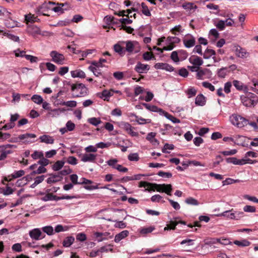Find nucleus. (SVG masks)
Returning <instances> with one entry per match:
<instances>
[{
  "mask_svg": "<svg viewBox=\"0 0 258 258\" xmlns=\"http://www.w3.org/2000/svg\"><path fill=\"white\" fill-rule=\"evenodd\" d=\"M12 249L13 251L16 252H21L22 251V245L20 243H19L14 244L12 246Z\"/></svg>",
  "mask_w": 258,
  "mask_h": 258,
  "instance_id": "774afa93",
  "label": "nucleus"
},
{
  "mask_svg": "<svg viewBox=\"0 0 258 258\" xmlns=\"http://www.w3.org/2000/svg\"><path fill=\"white\" fill-rule=\"evenodd\" d=\"M139 159V154L137 153H131L128 156V159L131 161H138Z\"/></svg>",
  "mask_w": 258,
  "mask_h": 258,
  "instance_id": "37998d69",
  "label": "nucleus"
},
{
  "mask_svg": "<svg viewBox=\"0 0 258 258\" xmlns=\"http://www.w3.org/2000/svg\"><path fill=\"white\" fill-rule=\"evenodd\" d=\"M128 233L129 232L127 230H124L117 234L115 236L114 241L115 242H119L121 240L127 236Z\"/></svg>",
  "mask_w": 258,
  "mask_h": 258,
  "instance_id": "f3484780",
  "label": "nucleus"
},
{
  "mask_svg": "<svg viewBox=\"0 0 258 258\" xmlns=\"http://www.w3.org/2000/svg\"><path fill=\"white\" fill-rule=\"evenodd\" d=\"M157 175L160 177H167V178H170L172 177V173L169 172H164L162 171H160L158 172Z\"/></svg>",
  "mask_w": 258,
  "mask_h": 258,
  "instance_id": "680f3d73",
  "label": "nucleus"
},
{
  "mask_svg": "<svg viewBox=\"0 0 258 258\" xmlns=\"http://www.w3.org/2000/svg\"><path fill=\"white\" fill-rule=\"evenodd\" d=\"M27 31L30 34L33 35L40 34L39 28L35 25H29L28 27Z\"/></svg>",
  "mask_w": 258,
  "mask_h": 258,
  "instance_id": "6ab92c4d",
  "label": "nucleus"
},
{
  "mask_svg": "<svg viewBox=\"0 0 258 258\" xmlns=\"http://www.w3.org/2000/svg\"><path fill=\"white\" fill-rule=\"evenodd\" d=\"M113 95V93L111 92V91H108L107 90H104L99 97L101 98L104 99V100L108 101V98Z\"/></svg>",
  "mask_w": 258,
  "mask_h": 258,
  "instance_id": "c85d7f7f",
  "label": "nucleus"
},
{
  "mask_svg": "<svg viewBox=\"0 0 258 258\" xmlns=\"http://www.w3.org/2000/svg\"><path fill=\"white\" fill-rule=\"evenodd\" d=\"M113 49L115 52L117 53L119 55L122 56L125 54V50L120 44L118 43L115 44L113 46Z\"/></svg>",
  "mask_w": 258,
  "mask_h": 258,
  "instance_id": "412c9836",
  "label": "nucleus"
},
{
  "mask_svg": "<svg viewBox=\"0 0 258 258\" xmlns=\"http://www.w3.org/2000/svg\"><path fill=\"white\" fill-rule=\"evenodd\" d=\"M160 115H164L167 119L171 120L173 123H179L180 122V120L173 115L169 114L168 112L162 110L161 113H160Z\"/></svg>",
  "mask_w": 258,
  "mask_h": 258,
  "instance_id": "4be33fe9",
  "label": "nucleus"
},
{
  "mask_svg": "<svg viewBox=\"0 0 258 258\" xmlns=\"http://www.w3.org/2000/svg\"><path fill=\"white\" fill-rule=\"evenodd\" d=\"M43 232L47 233L49 235H51L53 233V229L52 226H48L44 227L42 228Z\"/></svg>",
  "mask_w": 258,
  "mask_h": 258,
  "instance_id": "603ef678",
  "label": "nucleus"
},
{
  "mask_svg": "<svg viewBox=\"0 0 258 258\" xmlns=\"http://www.w3.org/2000/svg\"><path fill=\"white\" fill-rule=\"evenodd\" d=\"M41 234V231L38 228L34 229L29 232L31 238L35 240H38Z\"/></svg>",
  "mask_w": 258,
  "mask_h": 258,
  "instance_id": "2eb2a0df",
  "label": "nucleus"
},
{
  "mask_svg": "<svg viewBox=\"0 0 258 258\" xmlns=\"http://www.w3.org/2000/svg\"><path fill=\"white\" fill-rule=\"evenodd\" d=\"M25 174V171L23 170H20L14 172L11 175L12 178H17L23 176Z\"/></svg>",
  "mask_w": 258,
  "mask_h": 258,
  "instance_id": "3c124183",
  "label": "nucleus"
},
{
  "mask_svg": "<svg viewBox=\"0 0 258 258\" xmlns=\"http://www.w3.org/2000/svg\"><path fill=\"white\" fill-rule=\"evenodd\" d=\"M229 72L230 71L228 70V68L227 67H223L218 70L217 75L219 78H224L227 73Z\"/></svg>",
  "mask_w": 258,
  "mask_h": 258,
  "instance_id": "5701e85b",
  "label": "nucleus"
},
{
  "mask_svg": "<svg viewBox=\"0 0 258 258\" xmlns=\"http://www.w3.org/2000/svg\"><path fill=\"white\" fill-rule=\"evenodd\" d=\"M67 5V4H66ZM65 5L64 4H58L57 6L52 8V10L55 12L63 13V9L62 7Z\"/></svg>",
  "mask_w": 258,
  "mask_h": 258,
  "instance_id": "de8ad7c7",
  "label": "nucleus"
},
{
  "mask_svg": "<svg viewBox=\"0 0 258 258\" xmlns=\"http://www.w3.org/2000/svg\"><path fill=\"white\" fill-rule=\"evenodd\" d=\"M182 8L185 10H190L192 9H197V6L192 3H185L182 6Z\"/></svg>",
  "mask_w": 258,
  "mask_h": 258,
  "instance_id": "473e14b6",
  "label": "nucleus"
},
{
  "mask_svg": "<svg viewBox=\"0 0 258 258\" xmlns=\"http://www.w3.org/2000/svg\"><path fill=\"white\" fill-rule=\"evenodd\" d=\"M50 56L52 57V61L54 62L59 64H63L64 57L63 54L56 51H52L50 53Z\"/></svg>",
  "mask_w": 258,
  "mask_h": 258,
  "instance_id": "20e7f679",
  "label": "nucleus"
},
{
  "mask_svg": "<svg viewBox=\"0 0 258 258\" xmlns=\"http://www.w3.org/2000/svg\"><path fill=\"white\" fill-rule=\"evenodd\" d=\"M141 6L143 9L142 11V13L146 16H150L151 15V12L146 4L142 3L141 4Z\"/></svg>",
  "mask_w": 258,
  "mask_h": 258,
  "instance_id": "a19ab883",
  "label": "nucleus"
},
{
  "mask_svg": "<svg viewBox=\"0 0 258 258\" xmlns=\"http://www.w3.org/2000/svg\"><path fill=\"white\" fill-rule=\"evenodd\" d=\"M167 41L173 44L174 43H177L180 42V39L177 37H168L167 38Z\"/></svg>",
  "mask_w": 258,
  "mask_h": 258,
  "instance_id": "338daca9",
  "label": "nucleus"
},
{
  "mask_svg": "<svg viewBox=\"0 0 258 258\" xmlns=\"http://www.w3.org/2000/svg\"><path fill=\"white\" fill-rule=\"evenodd\" d=\"M178 54V51H174L171 54V59L175 62H177L179 61Z\"/></svg>",
  "mask_w": 258,
  "mask_h": 258,
  "instance_id": "a18cd8bd",
  "label": "nucleus"
},
{
  "mask_svg": "<svg viewBox=\"0 0 258 258\" xmlns=\"http://www.w3.org/2000/svg\"><path fill=\"white\" fill-rule=\"evenodd\" d=\"M112 246V245L109 244L100 247L98 250L100 253L107 252L108 251H113Z\"/></svg>",
  "mask_w": 258,
  "mask_h": 258,
  "instance_id": "c9c22d12",
  "label": "nucleus"
},
{
  "mask_svg": "<svg viewBox=\"0 0 258 258\" xmlns=\"http://www.w3.org/2000/svg\"><path fill=\"white\" fill-rule=\"evenodd\" d=\"M89 69L93 73L94 75L97 77L102 76L101 70L100 68H96L92 66L89 67Z\"/></svg>",
  "mask_w": 258,
  "mask_h": 258,
  "instance_id": "e433bc0d",
  "label": "nucleus"
},
{
  "mask_svg": "<svg viewBox=\"0 0 258 258\" xmlns=\"http://www.w3.org/2000/svg\"><path fill=\"white\" fill-rule=\"evenodd\" d=\"M46 169L44 166H41L37 169V170L33 171L32 174L34 175L44 173L46 172Z\"/></svg>",
  "mask_w": 258,
  "mask_h": 258,
  "instance_id": "09e8293b",
  "label": "nucleus"
},
{
  "mask_svg": "<svg viewBox=\"0 0 258 258\" xmlns=\"http://www.w3.org/2000/svg\"><path fill=\"white\" fill-rule=\"evenodd\" d=\"M183 41L185 47L186 48L193 47L196 44V40L193 36H191L189 39H184Z\"/></svg>",
  "mask_w": 258,
  "mask_h": 258,
  "instance_id": "b1692460",
  "label": "nucleus"
},
{
  "mask_svg": "<svg viewBox=\"0 0 258 258\" xmlns=\"http://www.w3.org/2000/svg\"><path fill=\"white\" fill-rule=\"evenodd\" d=\"M118 21L121 23L120 26V28L121 27V25H125V24H130L132 23L133 21L131 19L128 18H121L118 20Z\"/></svg>",
  "mask_w": 258,
  "mask_h": 258,
  "instance_id": "6e6d98bb",
  "label": "nucleus"
},
{
  "mask_svg": "<svg viewBox=\"0 0 258 258\" xmlns=\"http://www.w3.org/2000/svg\"><path fill=\"white\" fill-rule=\"evenodd\" d=\"M139 186L140 187L148 186L152 188V190L155 189L159 192H165L168 195H171V192L172 190V185L170 184H158L157 183H150L147 181H141L139 182Z\"/></svg>",
  "mask_w": 258,
  "mask_h": 258,
  "instance_id": "f257e3e1",
  "label": "nucleus"
},
{
  "mask_svg": "<svg viewBox=\"0 0 258 258\" xmlns=\"http://www.w3.org/2000/svg\"><path fill=\"white\" fill-rule=\"evenodd\" d=\"M217 216H224L227 218H228L230 219H234V215L233 209H232L229 211H225L221 214H219L217 215Z\"/></svg>",
  "mask_w": 258,
  "mask_h": 258,
  "instance_id": "a878e982",
  "label": "nucleus"
},
{
  "mask_svg": "<svg viewBox=\"0 0 258 258\" xmlns=\"http://www.w3.org/2000/svg\"><path fill=\"white\" fill-rule=\"evenodd\" d=\"M185 203L188 205L192 206H198L199 205V202L195 198L189 197L185 199Z\"/></svg>",
  "mask_w": 258,
  "mask_h": 258,
  "instance_id": "2f4dec72",
  "label": "nucleus"
},
{
  "mask_svg": "<svg viewBox=\"0 0 258 258\" xmlns=\"http://www.w3.org/2000/svg\"><path fill=\"white\" fill-rule=\"evenodd\" d=\"M57 105L60 104L62 105H66L70 107H74L77 105L76 102L75 101H69L67 102H61L60 103H57Z\"/></svg>",
  "mask_w": 258,
  "mask_h": 258,
  "instance_id": "ea45409f",
  "label": "nucleus"
},
{
  "mask_svg": "<svg viewBox=\"0 0 258 258\" xmlns=\"http://www.w3.org/2000/svg\"><path fill=\"white\" fill-rule=\"evenodd\" d=\"M215 26L220 31H222L225 28V21L224 20H219Z\"/></svg>",
  "mask_w": 258,
  "mask_h": 258,
  "instance_id": "8fccbe9b",
  "label": "nucleus"
},
{
  "mask_svg": "<svg viewBox=\"0 0 258 258\" xmlns=\"http://www.w3.org/2000/svg\"><path fill=\"white\" fill-rule=\"evenodd\" d=\"M231 121L238 127H242L248 124V120L240 115H233L231 117Z\"/></svg>",
  "mask_w": 258,
  "mask_h": 258,
  "instance_id": "7ed1b4c3",
  "label": "nucleus"
},
{
  "mask_svg": "<svg viewBox=\"0 0 258 258\" xmlns=\"http://www.w3.org/2000/svg\"><path fill=\"white\" fill-rule=\"evenodd\" d=\"M243 210L245 212L254 213L256 211V209L254 206L246 205L244 207Z\"/></svg>",
  "mask_w": 258,
  "mask_h": 258,
  "instance_id": "052dcab7",
  "label": "nucleus"
},
{
  "mask_svg": "<svg viewBox=\"0 0 258 258\" xmlns=\"http://www.w3.org/2000/svg\"><path fill=\"white\" fill-rule=\"evenodd\" d=\"M216 52L212 49L207 48L203 54V57L205 59H209L212 56L215 55Z\"/></svg>",
  "mask_w": 258,
  "mask_h": 258,
  "instance_id": "cd10ccee",
  "label": "nucleus"
},
{
  "mask_svg": "<svg viewBox=\"0 0 258 258\" xmlns=\"http://www.w3.org/2000/svg\"><path fill=\"white\" fill-rule=\"evenodd\" d=\"M202 85L206 88H208L210 91H214L215 90V87L212 84L208 82H203Z\"/></svg>",
  "mask_w": 258,
  "mask_h": 258,
  "instance_id": "69168bd1",
  "label": "nucleus"
},
{
  "mask_svg": "<svg viewBox=\"0 0 258 258\" xmlns=\"http://www.w3.org/2000/svg\"><path fill=\"white\" fill-rule=\"evenodd\" d=\"M1 154L0 155V161L5 160L8 154L12 153L11 150H2L1 152Z\"/></svg>",
  "mask_w": 258,
  "mask_h": 258,
  "instance_id": "c03bdc74",
  "label": "nucleus"
},
{
  "mask_svg": "<svg viewBox=\"0 0 258 258\" xmlns=\"http://www.w3.org/2000/svg\"><path fill=\"white\" fill-rule=\"evenodd\" d=\"M43 156V153L41 152L35 151L32 155L31 157L34 159H41Z\"/></svg>",
  "mask_w": 258,
  "mask_h": 258,
  "instance_id": "13d9d810",
  "label": "nucleus"
},
{
  "mask_svg": "<svg viewBox=\"0 0 258 258\" xmlns=\"http://www.w3.org/2000/svg\"><path fill=\"white\" fill-rule=\"evenodd\" d=\"M71 172L72 170L69 167L64 166V169L60 172L58 173V174H59L61 176H62V175H66L71 173Z\"/></svg>",
  "mask_w": 258,
  "mask_h": 258,
  "instance_id": "5fc2aeb1",
  "label": "nucleus"
},
{
  "mask_svg": "<svg viewBox=\"0 0 258 258\" xmlns=\"http://www.w3.org/2000/svg\"><path fill=\"white\" fill-rule=\"evenodd\" d=\"M174 148V146L173 145L166 143L164 145L163 148L162 149V151L163 153H168L169 152L168 151H167L166 150H167V149L173 150Z\"/></svg>",
  "mask_w": 258,
  "mask_h": 258,
  "instance_id": "864d4df0",
  "label": "nucleus"
},
{
  "mask_svg": "<svg viewBox=\"0 0 258 258\" xmlns=\"http://www.w3.org/2000/svg\"><path fill=\"white\" fill-rule=\"evenodd\" d=\"M25 57L26 59L30 60L31 63L37 62L38 60V58L37 57L31 55H25Z\"/></svg>",
  "mask_w": 258,
  "mask_h": 258,
  "instance_id": "e2e57ef3",
  "label": "nucleus"
},
{
  "mask_svg": "<svg viewBox=\"0 0 258 258\" xmlns=\"http://www.w3.org/2000/svg\"><path fill=\"white\" fill-rule=\"evenodd\" d=\"M155 229V227L150 226L147 228H143L140 230V233L143 234H146L152 232Z\"/></svg>",
  "mask_w": 258,
  "mask_h": 258,
  "instance_id": "49530a36",
  "label": "nucleus"
},
{
  "mask_svg": "<svg viewBox=\"0 0 258 258\" xmlns=\"http://www.w3.org/2000/svg\"><path fill=\"white\" fill-rule=\"evenodd\" d=\"M195 103L197 105L203 106L206 103V98L202 94H199L196 98Z\"/></svg>",
  "mask_w": 258,
  "mask_h": 258,
  "instance_id": "aec40b11",
  "label": "nucleus"
},
{
  "mask_svg": "<svg viewBox=\"0 0 258 258\" xmlns=\"http://www.w3.org/2000/svg\"><path fill=\"white\" fill-rule=\"evenodd\" d=\"M41 142L46 144H52L54 143V139L52 137L48 135H43L40 137Z\"/></svg>",
  "mask_w": 258,
  "mask_h": 258,
  "instance_id": "393cba45",
  "label": "nucleus"
},
{
  "mask_svg": "<svg viewBox=\"0 0 258 258\" xmlns=\"http://www.w3.org/2000/svg\"><path fill=\"white\" fill-rule=\"evenodd\" d=\"M234 48L236 55L238 57L244 58L249 56V52H247L244 48L241 47L239 45H235L234 46Z\"/></svg>",
  "mask_w": 258,
  "mask_h": 258,
  "instance_id": "39448f33",
  "label": "nucleus"
},
{
  "mask_svg": "<svg viewBox=\"0 0 258 258\" xmlns=\"http://www.w3.org/2000/svg\"><path fill=\"white\" fill-rule=\"evenodd\" d=\"M233 84L234 86L239 91H243L245 93L248 92V88L246 86L244 85L243 84L238 81V80H234L233 81Z\"/></svg>",
  "mask_w": 258,
  "mask_h": 258,
  "instance_id": "ddd939ff",
  "label": "nucleus"
},
{
  "mask_svg": "<svg viewBox=\"0 0 258 258\" xmlns=\"http://www.w3.org/2000/svg\"><path fill=\"white\" fill-rule=\"evenodd\" d=\"M247 95H241L240 99L243 105L246 107L254 106L257 102V97L250 92H247Z\"/></svg>",
  "mask_w": 258,
  "mask_h": 258,
  "instance_id": "f03ea898",
  "label": "nucleus"
},
{
  "mask_svg": "<svg viewBox=\"0 0 258 258\" xmlns=\"http://www.w3.org/2000/svg\"><path fill=\"white\" fill-rule=\"evenodd\" d=\"M189 61L193 65L200 67L203 63L202 59L199 56H196L194 58L190 57L189 58Z\"/></svg>",
  "mask_w": 258,
  "mask_h": 258,
  "instance_id": "a211bd4d",
  "label": "nucleus"
},
{
  "mask_svg": "<svg viewBox=\"0 0 258 258\" xmlns=\"http://www.w3.org/2000/svg\"><path fill=\"white\" fill-rule=\"evenodd\" d=\"M64 162L63 161H57L52 166V169L54 171H58L64 165Z\"/></svg>",
  "mask_w": 258,
  "mask_h": 258,
  "instance_id": "7c9ffc66",
  "label": "nucleus"
},
{
  "mask_svg": "<svg viewBox=\"0 0 258 258\" xmlns=\"http://www.w3.org/2000/svg\"><path fill=\"white\" fill-rule=\"evenodd\" d=\"M124 43H125V52L127 51L128 53V54L134 52L135 53H138L139 51V50L135 49V44L137 43L136 42L131 41H127L125 42H123Z\"/></svg>",
  "mask_w": 258,
  "mask_h": 258,
  "instance_id": "423d86ee",
  "label": "nucleus"
},
{
  "mask_svg": "<svg viewBox=\"0 0 258 258\" xmlns=\"http://www.w3.org/2000/svg\"><path fill=\"white\" fill-rule=\"evenodd\" d=\"M212 75L211 71L208 69L203 70H199L197 73V78L200 80H203L206 78L204 76H206V78L210 77Z\"/></svg>",
  "mask_w": 258,
  "mask_h": 258,
  "instance_id": "0eeeda50",
  "label": "nucleus"
},
{
  "mask_svg": "<svg viewBox=\"0 0 258 258\" xmlns=\"http://www.w3.org/2000/svg\"><path fill=\"white\" fill-rule=\"evenodd\" d=\"M97 157L96 154L92 153H85L83 154L82 157V161L85 162H94Z\"/></svg>",
  "mask_w": 258,
  "mask_h": 258,
  "instance_id": "9d476101",
  "label": "nucleus"
},
{
  "mask_svg": "<svg viewBox=\"0 0 258 258\" xmlns=\"http://www.w3.org/2000/svg\"><path fill=\"white\" fill-rule=\"evenodd\" d=\"M110 233L108 232H96L94 233V235L98 239L97 240L98 242L102 241L104 240H106L107 239V237L112 238V235L110 236Z\"/></svg>",
  "mask_w": 258,
  "mask_h": 258,
  "instance_id": "9b49d317",
  "label": "nucleus"
},
{
  "mask_svg": "<svg viewBox=\"0 0 258 258\" xmlns=\"http://www.w3.org/2000/svg\"><path fill=\"white\" fill-rule=\"evenodd\" d=\"M25 21L26 22V23L28 24V23H33L36 22L37 21V18L36 17H35L34 15H32L31 14H29L28 15H26L25 16Z\"/></svg>",
  "mask_w": 258,
  "mask_h": 258,
  "instance_id": "c756f323",
  "label": "nucleus"
},
{
  "mask_svg": "<svg viewBox=\"0 0 258 258\" xmlns=\"http://www.w3.org/2000/svg\"><path fill=\"white\" fill-rule=\"evenodd\" d=\"M154 67L156 69L163 70L169 72H173L174 70V68L172 66L166 63L158 62L155 64Z\"/></svg>",
  "mask_w": 258,
  "mask_h": 258,
  "instance_id": "6e6552de",
  "label": "nucleus"
},
{
  "mask_svg": "<svg viewBox=\"0 0 258 258\" xmlns=\"http://www.w3.org/2000/svg\"><path fill=\"white\" fill-rule=\"evenodd\" d=\"M50 177L47 179V182L49 184L55 183L60 181L62 177L59 174H51Z\"/></svg>",
  "mask_w": 258,
  "mask_h": 258,
  "instance_id": "4468645a",
  "label": "nucleus"
},
{
  "mask_svg": "<svg viewBox=\"0 0 258 258\" xmlns=\"http://www.w3.org/2000/svg\"><path fill=\"white\" fill-rule=\"evenodd\" d=\"M149 65L143 64L141 62H138L135 68V71L139 74L143 73L145 71H149Z\"/></svg>",
  "mask_w": 258,
  "mask_h": 258,
  "instance_id": "1a4fd4ad",
  "label": "nucleus"
},
{
  "mask_svg": "<svg viewBox=\"0 0 258 258\" xmlns=\"http://www.w3.org/2000/svg\"><path fill=\"white\" fill-rule=\"evenodd\" d=\"M74 240V238L72 236L67 237L63 241V246L69 247L73 243Z\"/></svg>",
  "mask_w": 258,
  "mask_h": 258,
  "instance_id": "f704fd0d",
  "label": "nucleus"
},
{
  "mask_svg": "<svg viewBox=\"0 0 258 258\" xmlns=\"http://www.w3.org/2000/svg\"><path fill=\"white\" fill-rule=\"evenodd\" d=\"M107 212V211L106 210H102V211H100L99 212V215L98 218L99 219L106 220L108 221H113L111 219V218L110 217H109L107 215H106V214H104L103 215H100V214L104 213V212Z\"/></svg>",
  "mask_w": 258,
  "mask_h": 258,
  "instance_id": "79ce46f5",
  "label": "nucleus"
},
{
  "mask_svg": "<svg viewBox=\"0 0 258 258\" xmlns=\"http://www.w3.org/2000/svg\"><path fill=\"white\" fill-rule=\"evenodd\" d=\"M32 100L38 104H40L43 103V99L42 97L38 95H34L31 98Z\"/></svg>",
  "mask_w": 258,
  "mask_h": 258,
  "instance_id": "4c0bfd02",
  "label": "nucleus"
},
{
  "mask_svg": "<svg viewBox=\"0 0 258 258\" xmlns=\"http://www.w3.org/2000/svg\"><path fill=\"white\" fill-rule=\"evenodd\" d=\"M226 162L228 163H233L234 165H243L246 164L244 159H237L236 157H229L226 159Z\"/></svg>",
  "mask_w": 258,
  "mask_h": 258,
  "instance_id": "f8f14e48",
  "label": "nucleus"
},
{
  "mask_svg": "<svg viewBox=\"0 0 258 258\" xmlns=\"http://www.w3.org/2000/svg\"><path fill=\"white\" fill-rule=\"evenodd\" d=\"M88 121L94 126H97L102 122L100 118L91 117L88 119Z\"/></svg>",
  "mask_w": 258,
  "mask_h": 258,
  "instance_id": "72a5a7b5",
  "label": "nucleus"
},
{
  "mask_svg": "<svg viewBox=\"0 0 258 258\" xmlns=\"http://www.w3.org/2000/svg\"><path fill=\"white\" fill-rule=\"evenodd\" d=\"M94 51H95V49H86L82 51V60L84 59V57H86L88 55L92 54Z\"/></svg>",
  "mask_w": 258,
  "mask_h": 258,
  "instance_id": "4d7b16f0",
  "label": "nucleus"
},
{
  "mask_svg": "<svg viewBox=\"0 0 258 258\" xmlns=\"http://www.w3.org/2000/svg\"><path fill=\"white\" fill-rule=\"evenodd\" d=\"M233 243L240 247H245L249 246L250 244V242L246 239H242L240 241L234 240Z\"/></svg>",
  "mask_w": 258,
  "mask_h": 258,
  "instance_id": "bb28decb",
  "label": "nucleus"
},
{
  "mask_svg": "<svg viewBox=\"0 0 258 258\" xmlns=\"http://www.w3.org/2000/svg\"><path fill=\"white\" fill-rule=\"evenodd\" d=\"M5 25L8 28H14L17 26V22L11 19L7 20L5 23Z\"/></svg>",
  "mask_w": 258,
  "mask_h": 258,
  "instance_id": "58836bf2",
  "label": "nucleus"
},
{
  "mask_svg": "<svg viewBox=\"0 0 258 258\" xmlns=\"http://www.w3.org/2000/svg\"><path fill=\"white\" fill-rule=\"evenodd\" d=\"M142 105H143L147 109L153 112H159L160 114L161 113L163 110L162 109L158 108L155 105H151L146 103H142Z\"/></svg>",
  "mask_w": 258,
  "mask_h": 258,
  "instance_id": "dca6fc26",
  "label": "nucleus"
},
{
  "mask_svg": "<svg viewBox=\"0 0 258 258\" xmlns=\"http://www.w3.org/2000/svg\"><path fill=\"white\" fill-rule=\"evenodd\" d=\"M143 57L145 60H150L153 58H154V56L153 55L152 53L147 51L143 54Z\"/></svg>",
  "mask_w": 258,
  "mask_h": 258,
  "instance_id": "0e129e2a",
  "label": "nucleus"
},
{
  "mask_svg": "<svg viewBox=\"0 0 258 258\" xmlns=\"http://www.w3.org/2000/svg\"><path fill=\"white\" fill-rule=\"evenodd\" d=\"M106 23L108 25L110 24H117V22L114 21V18L110 16H106L104 18Z\"/></svg>",
  "mask_w": 258,
  "mask_h": 258,
  "instance_id": "bf43d9fd",
  "label": "nucleus"
}]
</instances>
